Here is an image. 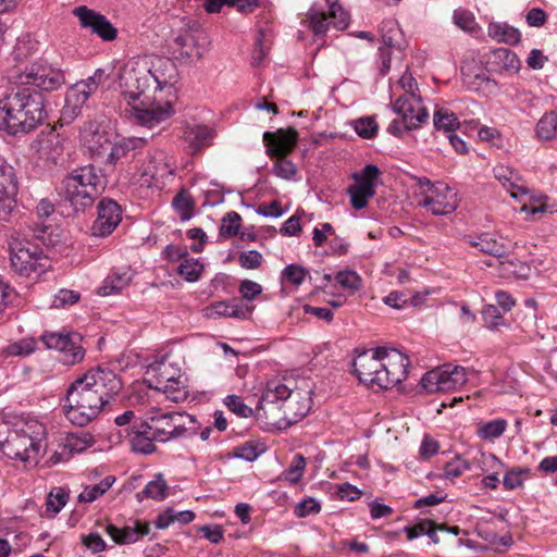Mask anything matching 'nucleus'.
I'll use <instances>...</instances> for the list:
<instances>
[{
	"instance_id": "nucleus-1",
	"label": "nucleus",
	"mask_w": 557,
	"mask_h": 557,
	"mask_svg": "<svg viewBox=\"0 0 557 557\" xmlns=\"http://www.w3.org/2000/svg\"><path fill=\"white\" fill-rule=\"evenodd\" d=\"M177 78L175 63L166 57L144 55L129 60L120 73V89L135 121L152 127L173 114L170 101L158 96Z\"/></svg>"
},
{
	"instance_id": "nucleus-2",
	"label": "nucleus",
	"mask_w": 557,
	"mask_h": 557,
	"mask_svg": "<svg viewBox=\"0 0 557 557\" xmlns=\"http://www.w3.org/2000/svg\"><path fill=\"white\" fill-rule=\"evenodd\" d=\"M122 387L121 379L109 366L90 369L67 387L63 406L66 419L78 426L87 425L99 417Z\"/></svg>"
},
{
	"instance_id": "nucleus-3",
	"label": "nucleus",
	"mask_w": 557,
	"mask_h": 557,
	"mask_svg": "<svg viewBox=\"0 0 557 557\" xmlns=\"http://www.w3.org/2000/svg\"><path fill=\"white\" fill-rule=\"evenodd\" d=\"M48 117L46 97L34 87L17 86L0 99V131L28 134Z\"/></svg>"
},
{
	"instance_id": "nucleus-4",
	"label": "nucleus",
	"mask_w": 557,
	"mask_h": 557,
	"mask_svg": "<svg viewBox=\"0 0 557 557\" xmlns=\"http://www.w3.org/2000/svg\"><path fill=\"white\" fill-rule=\"evenodd\" d=\"M409 358L397 349L377 347L352 361L358 380L370 387L393 388L408 375Z\"/></svg>"
},
{
	"instance_id": "nucleus-5",
	"label": "nucleus",
	"mask_w": 557,
	"mask_h": 557,
	"mask_svg": "<svg viewBox=\"0 0 557 557\" xmlns=\"http://www.w3.org/2000/svg\"><path fill=\"white\" fill-rule=\"evenodd\" d=\"M46 430L37 420L11 423L0 419V450L10 459L36 463Z\"/></svg>"
},
{
	"instance_id": "nucleus-6",
	"label": "nucleus",
	"mask_w": 557,
	"mask_h": 557,
	"mask_svg": "<svg viewBox=\"0 0 557 557\" xmlns=\"http://www.w3.org/2000/svg\"><path fill=\"white\" fill-rule=\"evenodd\" d=\"M106 185L101 170L85 165L73 170L63 178L60 193L75 211H84L101 195Z\"/></svg>"
},
{
	"instance_id": "nucleus-7",
	"label": "nucleus",
	"mask_w": 557,
	"mask_h": 557,
	"mask_svg": "<svg viewBox=\"0 0 557 557\" xmlns=\"http://www.w3.org/2000/svg\"><path fill=\"white\" fill-rule=\"evenodd\" d=\"M149 374L148 387L161 392L168 400L181 403L187 398V386L178 368L162 362L151 367Z\"/></svg>"
},
{
	"instance_id": "nucleus-8",
	"label": "nucleus",
	"mask_w": 557,
	"mask_h": 557,
	"mask_svg": "<svg viewBox=\"0 0 557 557\" xmlns=\"http://www.w3.org/2000/svg\"><path fill=\"white\" fill-rule=\"evenodd\" d=\"M12 269L24 276L44 272L48 267V258L32 243L12 236L9 243Z\"/></svg>"
},
{
	"instance_id": "nucleus-9",
	"label": "nucleus",
	"mask_w": 557,
	"mask_h": 557,
	"mask_svg": "<svg viewBox=\"0 0 557 557\" xmlns=\"http://www.w3.org/2000/svg\"><path fill=\"white\" fill-rule=\"evenodd\" d=\"M147 419L158 442H168L184 436L190 425L196 422L193 416L181 411L161 413L156 410V413Z\"/></svg>"
},
{
	"instance_id": "nucleus-10",
	"label": "nucleus",
	"mask_w": 557,
	"mask_h": 557,
	"mask_svg": "<svg viewBox=\"0 0 557 557\" xmlns=\"http://www.w3.org/2000/svg\"><path fill=\"white\" fill-rule=\"evenodd\" d=\"M468 381L466 369L450 363L428 371L421 379V385L428 393L457 389Z\"/></svg>"
},
{
	"instance_id": "nucleus-11",
	"label": "nucleus",
	"mask_w": 557,
	"mask_h": 557,
	"mask_svg": "<svg viewBox=\"0 0 557 557\" xmlns=\"http://www.w3.org/2000/svg\"><path fill=\"white\" fill-rule=\"evenodd\" d=\"M21 86L52 91L65 83L64 73L48 64L33 63L26 66L17 76Z\"/></svg>"
},
{
	"instance_id": "nucleus-12",
	"label": "nucleus",
	"mask_w": 557,
	"mask_h": 557,
	"mask_svg": "<svg viewBox=\"0 0 557 557\" xmlns=\"http://www.w3.org/2000/svg\"><path fill=\"white\" fill-rule=\"evenodd\" d=\"M104 71L98 69L87 79L77 82L66 91L65 106L62 111L64 119H75L87 102L88 98L96 92L99 85L104 82Z\"/></svg>"
},
{
	"instance_id": "nucleus-13",
	"label": "nucleus",
	"mask_w": 557,
	"mask_h": 557,
	"mask_svg": "<svg viewBox=\"0 0 557 557\" xmlns=\"http://www.w3.org/2000/svg\"><path fill=\"white\" fill-rule=\"evenodd\" d=\"M277 401H283L282 408L285 417L294 422L305 417L309 409V407L304 406L299 411H295L297 401L292 397V391L281 382L270 381L260 397L258 409H265L268 405Z\"/></svg>"
},
{
	"instance_id": "nucleus-14",
	"label": "nucleus",
	"mask_w": 557,
	"mask_h": 557,
	"mask_svg": "<svg viewBox=\"0 0 557 557\" xmlns=\"http://www.w3.org/2000/svg\"><path fill=\"white\" fill-rule=\"evenodd\" d=\"M41 341L48 349L58 350L61 361L65 364H75L84 359L82 337L76 333H46L41 336Z\"/></svg>"
},
{
	"instance_id": "nucleus-15",
	"label": "nucleus",
	"mask_w": 557,
	"mask_h": 557,
	"mask_svg": "<svg viewBox=\"0 0 557 557\" xmlns=\"http://www.w3.org/2000/svg\"><path fill=\"white\" fill-rule=\"evenodd\" d=\"M393 110L401 115L405 128L417 129L429 119L428 109L422 106V99L417 94H404L393 103Z\"/></svg>"
},
{
	"instance_id": "nucleus-16",
	"label": "nucleus",
	"mask_w": 557,
	"mask_h": 557,
	"mask_svg": "<svg viewBox=\"0 0 557 557\" xmlns=\"http://www.w3.org/2000/svg\"><path fill=\"white\" fill-rule=\"evenodd\" d=\"M18 182L14 168L0 157V220L9 221L16 205Z\"/></svg>"
},
{
	"instance_id": "nucleus-17",
	"label": "nucleus",
	"mask_w": 557,
	"mask_h": 557,
	"mask_svg": "<svg viewBox=\"0 0 557 557\" xmlns=\"http://www.w3.org/2000/svg\"><path fill=\"white\" fill-rule=\"evenodd\" d=\"M327 11L315 12V52L326 45L323 40L319 42L320 35L329 30L332 25L336 30L345 29L349 24V14L338 4V0H324Z\"/></svg>"
},
{
	"instance_id": "nucleus-18",
	"label": "nucleus",
	"mask_w": 557,
	"mask_h": 557,
	"mask_svg": "<svg viewBox=\"0 0 557 557\" xmlns=\"http://www.w3.org/2000/svg\"><path fill=\"white\" fill-rule=\"evenodd\" d=\"M175 164L172 158L163 150H158L151 154L143 170V177L149 186L159 189L165 186V181L174 175Z\"/></svg>"
},
{
	"instance_id": "nucleus-19",
	"label": "nucleus",
	"mask_w": 557,
	"mask_h": 557,
	"mask_svg": "<svg viewBox=\"0 0 557 557\" xmlns=\"http://www.w3.org/2000/svg\"><path fill=\"white\" fill-rule=\"evenodd\" d=\"M98 215L90 228L91 235L96 237H107L117 227L122 221L121 206L109 198L100 200L98 203Z\"/></svg>"
},
{
	"instance_id": "nucleus-20",
	"label": "nucleus",
	"mask_w": 557,
	"mask_h": 557,
	"mask_svg": "<svg viewBox=\"0 0 557 557\" xmlns=\"http://www.w3.org/2000/svg\"><path fill=\"white\" fill-rule=\"evenodd\" d=\"M207 45V37L197 23L182 29L174 38V46L182 57L201 59Z\"/></svg>"
},
{
	"instance_id": "nucleus-21",
	"label": "nucleus",
	"mask_w": 557,
	"mask_h": 557,
	"mask_svg": "<svg viewBox=\"0 0 557 557\" xmlns=\"http://www.w3.org/2000/svg\"><path fill=\"white\" fill-rule=\"evenodd\" d=\"M419 206L430 210L434 215H446L457 209V195L447 185L440 184L432 188L430 195L422 197Z\"/></svg>"
},
{
	"instance_id": "nucleus-22",
	"label": "nucleus",
	"mask_w": 557,
	"mask_h": 557,
	"mask_svg": "<svg viewBox=\"0 0 557 557\" xmlns=\"http://www.w3.org/2000/svg\"><path fill=\"white\" fill-rule=\"evenodd\" d=\"M73 13L75 16H77L82 27L89 28L102 40L112 41L116 38V28L104 15L90 10L85 5L75 8Z\"/></svg>"
},
{
	"instance_id": "nucleus-23",
	"label": "nucleus",
	"mask_w": 557,
	"mask_h": 557,
	"mask_svg": "<svg viewBox=\"0 0 557 557\" xmlns=\"http://www.w3.org/2000/svg\"><path fill=\"white\" fill-rule=\"evenodd\" d=\"M297 141V132L295 128L277 129L276 132H265L263 143L267 146V153L270 157H286L295 147Z\"/></svg>"
},
{
	"instance_id": "nucleus-24",
	"label": "nucleus",
	"mask_w": 557,
	"mask_h": 557,
	"mask_svg": "<svg viewBox=\"0 0 557 557\" xmlns=\"http://www.w3.org/2000/svg\"><path fill=\"white\" fill-rule=\"evenodd\" d=\"M123 432L128 438L131 447L136 453L151 454L156 450L153 431L148 419L141 422H135L133 426L124 429Z\"/></svg>"
},
{
	"instance_id": "nucleus-25",
	"label": "nucleus",
	"mask_w": 557,
	"mask_h": 557,
	"mask_svg": "<svg viewBox=\"0 0 557 557\" xmlns=\"http://www.w3.org/2000/svg\"><path fill=\"white\" fill-rule=\"evenodd\" d=\"M469 245L496 258L505 257L512 248L511 242L497 233H482L469 240Z\"/></svg>"
},
{
	"instance_id": "nucleus-26",
	"label": "nucleus",
	"mask_w": 557,
	"mask_h": 557,
	"mask_svg": "<svg viewBox=\"0 0 557 557\" xmlns=\"http://www.w3.org/2000/svg\"><path fill=\"white\" fill-rule=\"evenodd\" d=\"M104 529L113 542L120 545L135 543L150 532L149 523L139 520H135L132 524H127L124 528H117L108 523L104 525Z\"/></svg>"
},
{
	"instance_id": "nucleus-27",
	"label": "nucleus",
	"mask_w": 557,
	"mask_h": 557,
	"mask_svg": "<svg viewBox=\"0 0 557 557\" xmlns=\"http://www.w3.org/2000/svg\"><path fill=\"white\" fill-rule=\"evenodd\" d=\"M214 135V129L203 124L187 125L184 132L185 140L188 143L193 153L198 152L206 146H210Z\"/></svg>"
},
{
	"instance_id": "nucleus-28",
	"label": "nucleus",
	"mask_w": 557,
	"mask_h": 557,
	"mask_svg": "<svg viewBox=\"0 0 557 557\" xmlns=\"http://www.w3.org/2000/svg\"><path fill=\"white\" fill-rule=\"evenodd\" d=\"M226 5L242 14H250L261 5V0H203L208 13H218Z\"/></svg>"
},
{
	"instance_id": "nucleus-29",
	"label": "nucleus",
	"mask_w": 557,
	"mask_h": 557,
	"mask_svg": "<svg viewBox=\"0 0 557 557\" xmlns=\"http://www.w3.org/2000/svg\"><path fill=\"white\" fill-rule=\"evenodd\" d=\"M488 36L498 41L507 45H518L521 40V33L518 28L500 22H492L487 27Z\"/></svg>"
},
{
	"instance_id": "nucleus-30",
	"label": "nucleus",
	"mask_w": 557,
	"mask_h": 557,
	"mask_svg": "<svg viewBox=\"0 0 557 557\" xmlns=\"http://www.w3.org/2000/svg\"><path fill=\"white\" fill-rule=\"evenodd\" d=\"M488 62L499 70L518 72L520 60L517 54L508 48H497L490 52Z\"/></svg>"
},
{
	"instance_id": "nucleus-31",
	"label": "nucleus",
	"mask_w": 557,
	"mask_h": 557,
	"mask_svg": "<svg viewBox=\"0 0 557 557\" xmlns=\"http://www.w3.org/2000/svg\"><path fill=\"white\" fill-rule=\"evenodd\" d=\"M381 175L380 169L375 164H367L360 172L352 173L351 177L355 184L350 187L375 191L376 181Z\"/></svg>"
},
{
	"instance_id": "nucleus-32",
	"label": "nucleus",
	"mask_w": 557,
	"mask_h": 557,
	"mask_svg": "<svg viewBox=\"0 0 557 557\" xmlns=\"http://www.w3.org/2000/svg\"><path fill=\"white\" fill-rule=\"evenodd\" d=\"M145 144L146 140L140 137L124 138L111 148L108 162L115 165L119 160L126 158L131 151L143 148Z\"/></svg>"
},
{
	"instance_id": "nucleus-33",
	"label": "nucleus",
	"mask_w": 557,
	"mask_h": 557,
	"mask_svg": "<svg viewBox=\"0 0 557 557\" xmlns=\"http://www.w3.org/2000/svg\"><path fill=\"white\" fill-rule=\"evenodd\" d=\"M84 145L92 152H100V149L110 144L108 134L99 131L94 123H89L82 131Z\"/></svg>"
},
{
	"instance_id": "nucleus-34",
	"label": "nucleus",
	"mask_w": 557,
	"mask_h": 557,
	"mask_svg": "<svg viewBox=\"0 0 557 557\" xmlns=\"http://www.w3.org/2000/svg\"><path fill=\"white\" fill-rule=\"evenodd\" d=\"M132 276L128 271L113 272L108 275L98 289L100 296H110L120 293L131 283Z\"/></svg>"
},
{
	"instance_id": "nucleus-35",
	"label": "nucleus",
	"mask_w": 557,
	"mask_h": 557,
	"mask_svg": "<svg viewBox=\"0 0 557 557\" xmlns=\"http://www.w3.org/2000/svg\"><path fill=\"white\" fill-rule=\"evenodd\" d=\"M169 485L161 473L156 474L154 479L148 482L145 488L137 493L136 498L141 502L144 498L153 500H163L168 496Z\"/></svg>"
},
{
	"instance_id": "nucleus-36",
	"label": "nucleus",
	"mask_w": 557,
	"mask_h": 557,
	"mask_svg": "<svg viewBox=\"0 0 557 557\" xmlns=\"http://www.w3.org/2000/svg\"><path fill=\"white\" fill-rule=\"evenodd\" d=\"M195 519V513L191 510L174 511L172 508H168L161 512L154 522L157 529H166L174 522L181 524H187Z\"/></svg>"
},
{
	"instance_id": "nucleus-37",
	"label": "nucleus",
	"mask_w": 557,
	"mask_h": 557,
	"mask_svg": "<svg viewBox=\"0 0 557 557\" xmlns=\"http://www.w3.org/2000/svg\"><path fill=\"white\" fill-rule=\"evenodd\" d=\"M72 455L81 454L95 444V437L87 431L70 433L63 440Z\"/></svg>"
},
{
	"instance_id": "nucleus-38",
	"label": "nucleus",
	"mask_w": 557,
	"mask_h": 557,
	"mask_svg": "<svg viewBox=\"0 0 557 557\" xmlns=\"http://www.w3.org/2000/svg\"><path fill=\"white\" fill-rule=\"evenodd\" d=\"M115 482V478L108 475L103 478L99 483L87 485L83 492L79 493L77 500L79 503H92L100 496H102L108 490H110Z\"/></svg>"
},
{
	"instance_id": "nucleus-39",
	"label": "nucleus",
	"mask_w": 557,
	"mask_h": 557,
	"mask_svg": "<svg viewBox=\"0 0 557 557\" xmlns=\"http://www.w3.org/2000/svg\"><path fill=\"white\" fill-rule=\"evenodd\" d=\"M493 173L495 178L510 191L511 197L518 198V194L515 191V188H518L519 190L521 189L517 185V182L520 180L519 174L513 169L506 165H496L493 169Z\"/></svg>"
},
{
	"instance_id": "nucleus-40",
	"label": "nucleus",
	"mask_w": 557,
	"mask_h": 557,
	"mask_svg": "<svg viewBox=\"0 0 557 557\" xmlns=\"http://www.w3.org/2000/svg\"><path fill=\"white\" fill-rule=\"evenodd\" d=\"M557 132V114L554 111L544 113L535 126V135L541 140H552Z\"/></svg>"
},
{
	"instance_id": "nucleus-41",
	"label": "nucleus",
	"mask_w": 557,
	"mask_h": 557,
	"mask_svg": "<svg viewBox=\"0 0 557 557\" xmlns=\"http://www.w3.org/2000/svg\"><path fill=\"white\" fill-rule=\"evenodd\" d=\"M205 314L208 318L215 317H230L239 318L244 317L245 312L236 302L219 301L205 309Z\"/></svg>"
},
{
	"instance_id": "nucleus-42",
	"label": "nucleus",
	"mask_w": 557,
	"mask_h": 557,
	"mask_svg": "<svg viewBox=\"0 0 557 557\" xmlns=\"http://www.w3.org/2000/svg\"><path fill=\"white\" fill-rule=\"evenodd\" d=\"M433 125L435 129L444 131L448 135L455 132L459 127L460 123L455 113L447 109L440 108L434 112Z\"/></svg>"
},
{
	"instance_id": "nucleus-43",
	"label": "nucleus",
	"mask_w": 557,
	"mask_h": 557,
	"mask_svg": "<svg viewBox=\"0 0 557 557\" xmlns=\"http://www.w3.org/2000/svg\"><path fill=\"white\" fill-rule=\"evenodd\" d=\"M334 280L344 289L354 294L362 287V278L352 270L338 271Z\"/></svg>"
},
{
	"instance_id": "nucleus-44",
	"label": "nucleus",
	"mask_w": 557,
	"mask_h": 557,
	"mask_svg": "<svg viewBox=\"0 0 557 557\" xmlns=\"http://www.w3.org/2000/svg\"><path fill=\"white\" fill-rule=\"evenodd\" d=\"M70 494L64 487H53L47 497V511H51L53 516L59 513L66 505Z\"/></svg>"
},
{
	"instance_id": "nucleus-45",
	"label": "nucleus",
	"mask_w": 557,
	"mask_h": 557,
	"mask_svg": "<svg viewBox=\"0 0 557 557\" xmlns=\"http://www.w3.org/2000/svg\"><path fill=\"white\" fill-rule=\"evenodd\" d=\"M507 428V421L504 419H496L482 424L476 433L482 440H494L504 434Z\"/></svg>"
},
{
	"instance_id": "nucleus-46",
	"label": "nucleus",
	"mask_w": 557,
	"mask_h": 557,
	"mask_svg": "<svg viewBox=\"0 0 557 557\" xmlns=\"http://www.w3.org/2000/svg\"><path fill=\"white\" fill-rule=\"evenodd\" d=\"M173 207L183 221L189 220L194 214V201L188 193L180 191L173 199Z\"/></svg>"
},
{
	"instance_id": "nucleus-47",
	"label": "nucleus",
	"mask_w": 557,
	"mask_h": 557,
	"mask_svg": "<svg viewBox=\"0 0 557 557\" xmlns=\"http://www.w3.org/2000/svg\"><path fill=\"white\" fill-rule=\"evenodd\" d=\"M454 23L467 33H474L478 28L475 17L469 10L459 8L454 11Z\"/></svg>"
},
{
	"instance_id": "nucleus-48",
	"label": "nucleus",
	"mask_w": 557,
	"mask_h": 557,
	"mask_svg": "<svg viewBox=\"0 0 557 557\" xmlns=\"http://www.w3.org/2000/svg\"><path fill=\"white\" fill-rule=\"evenodd\" d=\"M305 467L306 459L301 455H296L289 467L282 473L281 478L292 484H295L301 479Z\"/></svg>"
},
{
	"instance_id": "nucleus-49",
	"label": "nucleus",
	"mask_w": 557,
	"mask_h": 557,
	"mask_svg": "<svg viewBox=\"0 0 557 557\" xmlns=\"http://www.w3.org/2000/svg\"><path fill=\"white\" fill-rule=\"evenodd\" d=\"M203 265L196 259H185L178 265V274L188 282H195L200 276Z\"/></svg>"
},
{
	"instance_id": "nucleus-50",
	"label": "nucleus",
	"mask_w": 557,
	"mask_h": 557,
	"mask_svg": "<svg viewBox=\"0 0 557 557\" xmlns=\"http://www.w3.org/2000/svg\"><path fill=\"white\" fill-rule=\"evenodd\" d=\"M356 133L366 139L373 138L379 129L377 123L372 117H360L352 122Z\"/></svg>"
},
{
	"instance_id": "nucleus-51",
	"label": "nucleus",
	"mask_w": 557,
	"mask_h": 557,
	"mask_svg": "<svg viewBox=\"0 0 557 557\" xmlns=\"http://www.w3.org/2000/svg\"><path fill=\"white\" fill-rule=\"evenodd\" d=\"M36 341L34 338H22L11 343L4 349L8 356H27L35 351Z\"/></svg>"
},
{
	"instance_id": "nucleus-52",
	"label": "nucleus",
	"mask_w": 557,
	"mask_h": 557,
	"mask_svg": "<svg viewBox=\"0 0 557 557\" xmlns=\"http://www.w3.org/2000/svg\"><path fill=\"white\" fill-rule=\"evenodd\" d=\"M242 218L237 212H228L222 219V224L220 226V234L224 237H232L237 235L240 227Z\"/></svg>"
},
{
	"instance_id": "nucleus-53",
	"label": "nucleus",
	"mask_w": 557,
	"mask_h": 557,
	"mask_svg": "<svg viewBox=\"0 0 557 557\" xmlns=\"http://www.w3.org/2000/svg\"><path fill=\"white\" fill-rule=\"evenodd\" d=\"M333 280L331 274H324L322 276V283L319 286H315V300L325 301L332 308H339L345 302V298L342 296L333 297L332 299H326V292L324 290L329 283Z\"/></svg>"
},
{
	"instance_id": "nucleus-54",
	"label": "nucleus",
	"mask_w": 557,
	"mask_h": 557,
	"mask_svg": "<svg viewBox=\"0 0 557 557\" xmlns=\"http://www.w3.org/2000/svg\"><path fill=\"white\" fill-rule=\"evenodd\" d=\"M282 275L295 286H299L306 278H310V272L297 264L287 265Z\"/></svg>"
},
{
	"instance_id": "nucleus-55",
	"label": "nucleus",
	"mask_w": 557,
	"mask_h": 557,
	"mask_svg": "<svg viewBox=\"0 0 557 557\" xmlns=\"http://www.w3.org/2000/svg\"><path fill=\"white\" fill-rule=\"evenodd\" d=\"M347 194L350 197L351 207L356 210H361L367 207L368 200L375 195V191L362 190L349 186Z\"/></svg>"
},
{
	"instance_id": "nucleus-56",
	"label": "nucleus",
	"mask_w": 557,
	"mask_h": 557,
	"mask_svg": "<svg viewBox=\"0 0 557 557\" xmlns=\"http://www.w3.org/2000/svg\"><path fill=\"white\" fill-rule=\"evenodd\" d=\"M469 468L470 463L457 456L445 465L444 474L448 479H455L461 475Z\"/></svg>"
},
{
	"instance_id": "nucleus-57",
	"label": "nucleus",
	"mask_w": 557,
	"mask_h": 557,
	"mask_svg": "<svg viewBox=\"0 0 557 557\" xmlns=\"http://www.w3.org/2000/svg\"><path fill=\"white\" fill-rule=\"evenodd\" d=\"M226 407L239 417L248 418L252 414V409L244 404L243 399L236 395H230L225 399Z\"/></svg>"
},
{
	"instance_id": "nucleus-58",
	"label": "nucleus",
	"mask_w": 557,
	"mask_h": 557,
	"mask_svg": "<svg viewBox=\"0 0 557 557\" xmlns=\"http://www.w3.org/2000/svg\"><path fill=\"white\" fill-rule=\"evenodd\" d=\"M530 473L529 469L522 468H513L509 470L504 476V485L508 490H513L522 485L523 478L522 475H528Z\"/></svg>"
},
{
	"instance_id": "nucleus-59",
	"label": "nucleus",
	"mask_w": 557,
	"mask_h": 557,
	"mask_svg": "<svg viewBox=\"0 0 557 557\" xmlns=\"http://www.w3.org/2000/svg\"><path fill=\"white\" fill-rule=\"evenodd\" d=\"M434 522L429 519H424L419 521L412 527H405L404 532L407 534L408 540L417 539L421 535H426L430 531Z\"/></svg>"
},
{
	"instance_id": "nucleus-60",
	"label": "nucleus",
	"mask_w": 557,
	"mask_h": 557,
	"mask_svg": "<svg viewBox=\"0 0 557 557\" xmlns=\"http://www.w3.org/2000/svg\"><path fill=\"white\" fill-rule=\"evenodd\" d=\"M262 261V255L256 250H249L242 252L238 258V262L242 268L253 270L260 267Z\"/></svg>"
},
{
	"instance_id": "nucleus-61",
	"label": "nucleus",
	"mask_w": 557,
	"mask_h": 557,
	"mask_svg": "<svg viewBox=\"0 0 557 557\" xmlns=\"http://www.w3.org/2000/svg\"><path fill=\"white\" fill-rule=\"evenodd\" d=\"M259 455L260 450L253 443H245L234 449V456L246 461H253Z\"/></svg>"
},
{
	"instance_id": "nucleus-62",
	"label": "nucleus",
	"mask_w": 557,
	"mask_h": 557,
	"mask_svg": "<svg viewBox=\"0 0 557 557\" xmlns=\"http://www.w3.org/2000/svg\"><path fill=\"white\" fill-rule=\"evenodd\" d=\"M79 299V294L69 289H61L52 301V307L60 308L67 305H73Z\"/></svg>"
},
{
	"instance_id": "nucleus-63",
	"label": "nucleus",
	"mask_w": 557,
	"mask_h": 557,
	"mask_svg": "<svg viewBox=\"0 0 557 557\" xmlns=\"http://www.w3.org/2000/svg\"><path fill=\"white\" fill-rule=\"evenodd\" d=\"M278 160L274 165V173L285 180L290 178L295 174L294 164L285 157H276Z\"/></svg>"
},
{
	"instance_id": "nucleus-64",
	"label": "nucleus",
	"mask_w": 557,
	"mask_h": 557,
	"mask_svg": "<svg viewBox=\"0 0 557 557\" xmlns=\"http://www.w3.org/2000/svg\"><path fill=\"white\" fill-rule=\"evenodd\" d=\"M261 285L250 280H245L239 285V293L242 294L243 298L248 300L255 299L258 295L261 294Z\"/></svg>"
}]
</instances>
